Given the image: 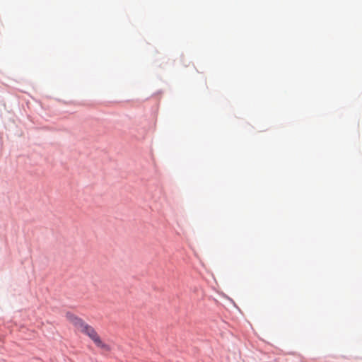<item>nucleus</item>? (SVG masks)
I'll return each mask as SVG.
<instances>
[{"mask_svg":"<svg viewBox=\"0 0 362 362\" xmlns=\"http://www.w3.org/2000/svg\"><path fill=\"white\" fill-rule=\"evenodd\" d=\"M81 332L88 335L93 341V342L98 347L101 348L105 351L110 350V346L107 344H105L100 339V337H99L98 334L93 327L86 323V325L83 326Z\"/></svg>","mask_w":362,"mask_h":362,"instance_id":"1","label":"nucleus"},{"mask_svg":"<svg viewBox=\"0 0 362 362\" xmlns=\"http://www.w3.org/2000/svg\"><path fill=\"white\" fill-rule=\"evenodd\" d=\"M81 332L88 335L93 341V342L98 347L101 348L105 351L110 350V346L107 344H105L100 339V337H99L98 334L93 327L86 323V325L83 326Z\"/></svg>","mask_w":362,"mask_h":362,"instance_id":"2","label":"nucleus"},{"mask_svg":"<svg viewBox=\"0 0 362 362\" xmlns=\"http://www.w3.org/2000/svg\"><path fill=\"white\" fill-rule=\"evenodd\" d=\"M66 317L70 323H71L78 331L81 332L86 322H83L81 318L75 316L74 314L67 313Z\"/></svg>","mask_w":362,"mask_h":362,"instance_id":"3","label":"nucleus"}]
</instances>
